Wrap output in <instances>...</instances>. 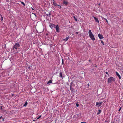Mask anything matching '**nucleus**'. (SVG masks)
<instances>
[{
  "instance_id": "f257e3e1",
  "label": "nucleus",
  "mask_w": 123,
  "mask_h": 123,
  "mask_svg": "<svg viewBox=\"0 0 123 123\" xmlns=\"http://www.w3.org/2000/svg\"><path fill=\"white\" fill-rule=\"evenodd\" d=\"M88 34L89 36L91 39L93 41L94 40H95V38L90 30H89V31Z\"/></svg>"
},
{
  "instance_id": "f03ea898",
  "label": "nucleus",
  "mask_w": 123,
  "mask_h": 123,
  "mask_svg": "<svg viewBox=\"0 0 123 123\" xmlns=\"http://www.w3.org/2000/svg\"><path fill=\"white\" fill-rule=\"evenodd\" d=\"M115 80V78L113 77H110L108 79V83H111L113 81H114Z\"/></svg>"
},
{
  "instance_id": "7ed1b4c3",
  "label": "nucleus",
  "mask_w": 123,
  "mask_h": 123,
  "mask_svg": "<svg viewBox=\"0 0 123 123\" xmlns=\"http://www.w3.org/2000/svg\"><path fill=\"white\" fill-rule=\"evenodd\" d=\"M20 45L17 42L15 43V45L13 46V49H15L17 50L18 49V48L19 47Z\"/></svg>"
},
{
  "instance_id": "20e7f679",
  "label": "nucleus",
  "mask_w": 123,
  "mask_h": 123,
  "mask_svg": "<svg viewBox=\"0 0 123 123\" xmlns=\"http://www.w3.org/2000/svg\"><path fill=\"white\" fill-rule=\"evenodd\" d=\"M49 26L50 27L51 29L52 30L53 27H55V25L52 24L50 23V24L49 25Z\"/></svg>"
},
{
  "instance_id": "39448f33",
  "label": "nucleus",
  "mask_w": 123,
  "mask_h": 123,
  "mask_svg": "<svg viewBox=\"0 0 123 123\" xmlns=\"http://www.w3.org/2000/svg\"><path fill=\"white\" fill-rule=\"evenodd\" d=\"M55 28L56 32H60V31L59 29V26L58 25L56 26Z\"/></svg>"
},
{
  "instance_id": "423d86ee",
  "label": "nucleus",
  "mask_w": 123,
  "mask_h": 123,
  "mask_svg": "<svg viewBox=\"0 0 123 123\" xmlns=\"http://www.w3.org/2000/svg\"><path fill=\"white\" fill-rule=\"evenodd\" d=\"M98 36L100 39H101L104 38V37L103 36L100 34H99L98 35Z\"/></svg>"
},
{
  "instance_id": "0eeeda50",
  "label": "nucleus",
  "mask_w": 123,
  "mask_h": 123,
  "mask_svg": "<svg viewBox=\"0 0 123 123\" xmlns=\"http://www.w3.org/2000/svg\"><path fill=\"white\" fill-rule=\"evenodd\" d=\"M103 103V102H101L100 103H98V102H97L96 105L97 106L99 105L98 106V107H99V106L101 105Z\"/></svg>"
},
{
  "instance_id": "6e6552de",
  "label": "nucleus",
  "mask_w": 123,
  "mask_h": 123,
  "mask_svg": "<svg viewBox=\"0 0 123 123\" xmlns=\"http://www.w3.org/2000/svg\"><path fill=\"white\" fill-rule=\"evenodd\" d=\"M53 5L55 6H58V5L57 3L55 2V1L54 0H53Z\"/></svg>"
},
{
  "instance_id": "1a4fd4ad",
  "label": "nucleus",
  "mask_w": 123,
  "mask_h": 123,
  "mask_svg": "<svg viewBox=\"0 0 123 123\" xmlns=\"http://www.w3.org/2000/svg\"><path fill=\"white\" fill-rule=\"evenodd\" d=\"M116 74L117 76L119 77V79H121V76L119 74H118V73L117 72H116Z\"/></svg>"
},
{
  "instance_id": "9d476101",
  "label": "nucleus",
  "mask_w": 123,
  "mask_h": 123,
  "mask_svg": "<svg viewBox=\"0 0 123 123\" xmlns=\"http://www.w3.org/2000/svg\"><path fill=\"white\" fill-rule=\"evenodd\" d=\"M94 18L96 22L97 23H99V21L97 18L94 17Z\"/></svg>"
},
{
  "instance_id": "9b49d317",
  "label": "nucleus",
  "mask_w": 123,
  "mask_h": 123,
  "mask_svg": "<svg viewBox=\"0 0 123 123\" xmlns=\"http://www.w3.org/2000/svg\"><path fill=\"white\" fill-rule=\"evenodd\" d=\"M59 76L61 78H62V79H63V77L62 73L61 72L60 73Z\"/></svg>"
},
{
  "instance_id": "f8f14e48",
  "label": "nucleus",
  "mask_w": 123,
  "mask_h": 123,
  "mask_svg": "<svg viewBox=\"0 0 123 123\" xmlns=\"http://www.w3.org/2000/svg\"><path fill=\"white\" fill-rule=\"evenodd\" d=\"M63 3L66 5H67L68 4V2L66 0H64L63 1Z\"/></svg>"
},
{
  "instance_id": "ddd939ff",
  "label": "nucleus",
  "mask_w": 123,
  "mask_h": 123,
  "mask_svg": "<svg viewBox=\"0 0 123 123\" xmlns=\"http://www.w3.org/2000/svg\"><path fill=\"white\" fill-rule=\"evenodd\" d=\"M69 38V36H68L67 37H66L65 39H63V40L64 41H67L68 40V39Z\"/></svg>"
},
{
  "instance_id": "4468645a",
  "label": "nucleus",
  "mask_w": 123,
  "mask_h": 123,
  "mask_svg": "<svg viewBox=\"0 0 123 123\" xmlns=\"http://www.w3.org/2000/svg\"><path fill=\"white\" fill-rule=\"evenodd\" d=\"M70 89L72 91H73L74 90V89L72 87V85H71L70 86Z\"/></svg>"
},
{
  "instance_id": "2eb2a0df",
  "label": "nucleus",
  "mask_w": 123,
  "mask_h": 123,
  "mask_svg": "<svg viewBox=\"0 0 123 123\" xmlns=\"http://www.w3.org/2000/svg\"><path fill=\"white\" fill-rule=\"evenodd\" d=\"M101 18H102L103 19L105 20L107 22V23H108V20H107L105 18H104V17H102V16H101Z\"/></svg>"
},
{
  "instance_id": "dca6fc26",
  "label": "nucleus",
  "mask_w": 123,
  "mask_h": 123,
  "mask_svg": "<svg viewBox=\"0 0 123 123\" xmlns=\"http://www.w3.org/2000/svg\"><path fill=\"white\" fill-rule=\"evenodd\" d=\"M101 112V110H99L98 111V112L97 113V115H98L99 114H100Z\"/></svg>"
},
{
  "instance_id": "f3484780",
  "label": "nucleus",
  "mask_w": 123,
  "mask_h": 123,
  "mask_svg": "<svg viewBox=\"0 0 123 123\" xmlns=\"http://www.w3.org/2000/svg\"><path fill=\"white\" fill-rule=\"evenodd\" d=\"M52 80H50L47 82V84H49V83H52Z\"/></svg>"
},
{
  "instance_id": "a211bd4d",
  "label": "nucleus",
  "mask_w": 123,
  "mask_h": 123,
  "mask_svg": "<svg viewBox=\"0 0 123 123\" xmlns=\"http://www.w3.org/2000/svg\"><path fill=\"white\" fill-rule=\"evenodd\" d=\"M28 104V103L27 102H25V104L23 105V106H26Z\"/></svg>"
},
{
  "instance_id": "6ab92c4d",
  "label": "nucleus",
  "mask_w": 123,
  "mask_h": 123,
  "mask_svg": "<svg viewBox=\"0 0 123 123\" xmlns=\"http://www.w3.org/2000/svg\"><path fill=\"white\" fill-rule=\"evenodd\" d=\"M1 17V20L2 21L3 19V17L2 15L1 14H0Z\"/></svg>"
},
{
  "instance_id": "aec40b11",
  "label": "nucleus",
  "mask_w": 123,
  "mask_h": 123,
  "mask_svg": "<svg viewBox=\"0 0 123 123\" xmlns=\"http://www.w3.org/2000/svg\"><path fill=\"white\" fill-rule=\"evenodd\" d=\"M73 18H74V19L76 21H77V18H76L74 16H73Z\"/></svg>"
},
{
  "instance_id": "412c9836",
  "label": "nucleus",
  "mask_w": 123,
  "mask_h": 123,
  "mask_svg": "<svg viewBox=\"0 0 123 123\" xmlns=\"http://www.w3.org/2000/svg\"><path fill=\"white\" fill-rule=\"evenodd\" d=\"M2 119V121H3L4 120V118L2 116H1L0 117V119Z\"/></svg>"
},
{
  "instance_id": "4be33fe9",
  "label": "nucleus",
  "mask_w": 123,
  "mask_h": 123,
  "mask_svg": "<svg viewBox=\"0 0 123 123\" xmlns=\"http://www.w3.org/2000/svg\"><path fill=\"white\" fill-rule=\"evenodd\" d=\"M21 3L23 4L24 6H25V4L23 2H21Z\"/></svg>"
},
{
  "instance_id": "5701e85b",
  "label": "nucleus",
  "mask_w": 123,
  "mask_h": 123,
  "mask_svg": "<svg viewBox=\"0 0 123 123\" xmlns=\"http://www.w3.org/2000/svg\"><path fill=\"white\" fill-rule=\"evenodd\" d=\"M62 64L63 65L64 64V61L63 59H62Z\"/></svg>"
},
{
  "instance_id": "b1692460",
  "label": "nucleus",
  "mask_w": 123,
  "mask_h": 123,
  "mask_svg": "<svg viewBox=\"0 0 123 123\" xmlns=\"http://www.w3.org/2000/svg\"><path fill=\"white\" fill-rule=\"evenodd\" d=\"M101 43L103 44V45H104V42L103 41H101Z\"/></svg>"
},
{
  "instance_id": "393cba45",
  "label": "nucleus",
  "mask_w": 123,
  "mask_h": 123,
  "mask_svg": "<svg viewBox=\"0 0 123 123\" xmlns=\"http://www.w3.org/2000/svg\"><path fill=\"white\" fill-rule=\"evenodd\" d=\"M41 117V116H39L37 118V119H38L39 118H40Z\"/></svg>"
},
{
  "instance_id": "a878e982",
  "label": "nucleus",
  "mask_w": 123,
  "mask_h": 123,
  "mask_svg": "<svg viewBox=\"0 0 123 123\" xmlns=\"http://www.w3.org/2000/svg\"><path fill=\"white\" fill-rule=\"evenodd\" d=\"M76 106L77 107H78L79 106V104H76Z\"/></svg>"
},
{
  "instance_id": "bb28decb",
  "label": "nucleus",
  "mask_w": 123,
  "mask_h": 123,
  "mask_svg": "<svg viewBox=\"0 0 123 123\" xmlns=\"http://www.w3.org/2000/svg\"><path fill=\"white\" fill-rule=\"evenodd\" d=\"M58 6H59V8H60L61 7V6H60L59 5H58Z\"/></svg>"
},
{
  "instance_id": "cd10ccee",
  "label": "nucleus",
  "mask_w": 123,
  "mask_h": 123,
  "mask_svg": "<svg viewBox=\"0 0 123 123\" xmlns=\"http://www.w3.org/2000/svg\"><path fill=\"white\" fill-rule=\"evenodd\" d=\"M121 107L120 108H119V110H118V111H120V110H121Z\"/></svg>"
},
{
  "instance_id": "c85d7f7f",
  "label": "nucleus",
  "mask_w": 123,
  "mask_h": 123,
  "mask_svg": "<svg viewBox=\"0 0 123 123\" xmlns=\"http://www.w3.org/2000/svg\"><path fill=\"white\" fill-rule=\"evenodd\" d=\"M32 14H34V15L35 16V17H36V15L35 13H32Z\"/></svg>"
},
{
  "instance_id": "c756f323",
  "label": "nucleus",
  "mask_w": 123,
  "mask_h": 123,
  "mask_svg": "<svg viewBox=\"0 0 123 123\" xmlns=\"http://www.w3.org/2000/svg\"><path fill=\"white\" fill-rule=\"evenodd\" d=\"M105 73L106 74H108V72H105Z\"/></svg>"
},
{
  "instance_id": "7c9ffc66",
  "label": "nucleus",
  "mask_w": 123,
  "mask_h": 123,
  "mask_svg": "<svg viewBox=\"0 0 123 123\" xmlns=\"http://www.w3.org/2000/svg\"><path fill=\"white\" fill-rule=\"evenodd\" d=\"M0 109L1 110L2 109V106H1V107L0 108Z\"/></svg>"
},
{
  "instance_id": "2f4dec72",
  "label": "nucleus",
  "mask_w": 123,
  "mask_h": 123,
  "mask_svg": "<svg viewBox=\"0 0 123 123\" xmlns=\"http://www.w3.org/2000/svg\"><path fill=\"white\" fill-rule=\"evenodd\" d=\"M78 33V32H76V34H77Z\"/></svg>"
},
{
  "instance_id": "473e14b6",
  "label": "nucleus",
  "mask_w": 123,
  "mask_h": 123,
  "mask_svg": "<svg viewBox=\"0 0 123 123\" xmlns=\"http://www.w3.org/2000/svg\"><path fill=\"white\" fill-rule=\"evenodd\" d=\"M31 9L32 10H34V9L33 8L31 7Z\"/></svg>"
},
{
  "instance_id": "72a5a7b5",
  "label": "nucleus",
  "mask_w": 123,
  "mask_h": 123,
  "mask_svg": "<svg viewBox=\"0 0 123 123\" xmlns=\"http://www.w3.org/2000/svg\"><path fill=\"white\" fill-rule=\"evenodd\" d=\"M80 123H86V122H82Z\"/></svg>"
},
{
  "instance_id": "f704fd0d",
  "label": "nucleus",
  "mask_w": 123,
  "mask_h": 123,
  "mask_svg": "<svg viewBox=\"0 0 123 123\" xmlns=\"http://www.w3.org/2000/svg\"><path fill=\"white\" fill-rule=\"evenodd\" d=\"M89 61L90 62H91V60L90 59L89 60Z\"/></svg>"
},
{
  "instance_id": "c9c22d12",
  "label": "nucleus",
  "mask_w": 123,
  "mask_h": 123,
  "mask_svg": "<svg viewBox=\"0 0 123 123\" xmlns=\"http://www.w3.org/2000/svg\"><path fill=\"white\" fill-rule=\"evenodd\" d=\"M88 85L89 86V84H88Z\"/></svg>"
},
{
  "instance_id": "e433bc0d",
  "label": "nucleus",
  "mask_w": 123,
  "mask_h": 123,
  "mask_svg": "<svg viewBox=\"0 0 123 123\" xmlns=\"http://www.w3.org/2000/svg\"><path fill=\"white\" fill-rule=\"evenodd\" d=\"M95 67H97V65L96 66H95Z\"/></svg>"
}]
</instances>
